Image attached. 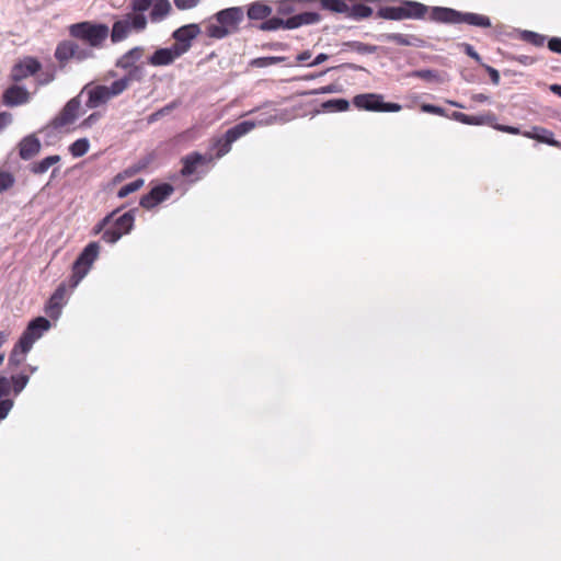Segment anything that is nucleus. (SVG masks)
<instances>
[{
    "instance_id": "1",
    "label": "nucleus",
    "mask_w": 561,
    "mask_h": 561,
    "mask_svg": "<svg viewBox=\"0 0 561 561\" xmlns=\"http://www.w3.org/2000/svg\"><path fill=\"white\" fill-rule=\"evenodd\" d=\"M407 19L421 20L430 10V20L444 24H460L466 23L472 26L488 28L491 27V20L489 16L473 13L461 12L447 7H432L431 9L417 1L405 0L403 1Z\"/></svg>"
},
{
    "instance_id": "2",
    "label": "nucleus",
    "mask_w": 561,
    "mask_h": 561,
    "mask_svg": "<svg viewBox=\"0 0 561 561\" xmlns=\"http://www.w3.org/2000/svg\"><path fill=\"white\" fill-rule=\"evenodd\" d=\"M214 18L218 24L208 25L206 34L210 38L222 39L239 30V25L244 19V12L241 7H231L218 11Z\"/></svg>"
},
{
    "instance_id": "3",
    "label": "nucleus",
    "mask_w": 561,
    "mask_h": 561,
    "mask_svg": "<svg viewBox=\"0 0 561 561\" xmlns=\"http://www.w3.org/2000/svg\"><path fill=\"white\" fill-rule=\"evenodd\" d=\"M110 34L106 24L83 21L69 26V35L84 43L92 50L102 48Z\"/></svg>"
},
{
    "instance_id": "4",
    "label": "nucleus",
    "mask_w": 561,
    "mask_h": 561,
    "mask_svg": "<svg viewBox=\"0 0 561 561\" xmlns=\"http://www.w3.org/2000/svg\"><path fill=\"white\" fill-rule=\"evenodd\" d=\"M55 58L61 67L66 66L69 60L73 59L78 62L95 58V53L90 47L79 44L78 42L66 39L60 42L55 50Z\"/></svg>"
},
{
    "instance_id": "5",
    "label": "nucleus",
    "mask_w": 561,
    "mask_h": 561,
    "mask_svg": "<svg viewBox=\"0 0 561 561\" xmlns=\"http://www.w3.org/2000/svg\"><path fill=\"white\" fill-rule=\"evenodd\" d=\"M148 24V18L142 16H131V14H126L123 19L117 20L113 23L111 34L112 43H121L125 41L131 31L137 33L146 30Z\"/></svg>"
},
{
    "instance_id": "6",
    "label": "nucleus",
    "mask_w": 561,
    "mask_h": 561,
    "mask_svg": "<svg viewBox=\"0 0 561 561\" xmlns=\"http://www.w3.org/2000/svg\"><path fill=\"white\" fill-rule=\"evenodd\" d=\"M79 283H61L53 293L45 306L46 314L53 319H59L62 308L67 305L69 297Z\"/></svg>"
},
{
    "instance_id": "7",
    "label": "nucleus",
    "mask_w": 561,
    "mask_h": 561,
    "mask_svg": "<svg viewBox=\"0 0 561 561\" xmlns=\"http://www.w3.org/2000/svg\"><path fill=\"white\" fill-rule=\"evenodd\" d=\"M100 251L98 242H90L76 259L70 280H81L88 274Z\"/></svg>"
},
{
    "instance_id": "8",
    "label": "nucleus",
    "mask_w": 561,
    "mask_h": 561,
    "mask_svg": "<svg viewBox=\"0 0 561 561\" xmlns=\"http://www.w3.org/2000/svg\"><path fill=\"white\" fill-rule=\"evenodd\" d=\"M202 33L201 26L196 23L183 25L172 33V38L175 43L172 45L173 48L183 56L191 47L192 42Z\"/></svg>"
},
{
    "instance_id": "9",
    "label": "nucleus",
    "mask_w": 561,
    "mask_h": 561,
    "mask_svg": "<svg viewBox=\"0 0 561 561\" xmlns=\"http://www.w3.org/2000/svg\"><path fill=\"white\" fill-rule=\"evenodd\" d=\"M255 127V123L252 121H243L238 123L237 125L229 128L225 135L224 138L218 140V151L217 157L221 158L225 154H227L230 149L231 145L237 141L240 137L244 136L249 131H251Z\"/></svg>"
},
{
    "instance_id": "10",
    "label": "nucleus",
    "mask_w": 561,
    "mask_h": 561,
    "mask_svg": "<svg viewBox=\"0 0 561 561\" xmlns=\"http://www.w3.org/2000/svg\"><path fill=\"white\" fill-rule=\"evenodd\" d=\"M81 95L80 93L70 99L60 113L51 121V126L56 129L61 128L64 126L72 124L77 117L79 116V112L81 108Z\"/></svg>"
},
{
    "instance_id": "11",
    "label": "nucleus",
    "mask_w": 561,
    "mask_h": 561,
    "mask_svg": "<svg viewBox=\"0 0 561 561\" xmlns=\"http://www.w3.org/2000/svg\"><path fill=\"white\" fill-rule=\"evenodd\" d=\"M83 94H87L88 96L85 101V107L89 110L104 105L111 100V96L107 92V87L102 84H85L80 92L81 96Z\"/></svg>"
},
{
    "instance_id": "12",
    "label": "nucleus",
    "mask_w": 561,
    "mask_h": 561,
    "mask_svg": "<svg viewBox=\"0 0 561 561\" xmlns=\"http://www.w3.org/2000/svg\"><path fill=\"white\" fill-rule=\"evenodd\" d=\"M42 68L41 62L34 57H25L20 62L15 64L11 70V79L14 82H20L25 78L35 75Z\"/></svg>"
},
{
    "instance_id": "13",
    "label": "nucleus",
    "mask_w": 561,
    "mask_h": 561,
    "mask_svg": "<svg viewBox=\"0 0 561 561\" xmlns=\"http://www.w3.org/2000/svg\"><path fill=\"white\" fill-rule=\"evenodd\" d=\"M30 101V92L21 85L13 84L2 94V103L7 106H19Z\"/></svg>"
},
{
    "instance_id": "14",
    "label": "nucleus",
    "mask_w": 561,
    "mask_h": 561,
    "mask_svg": "<svg viewBox=\"0 0 561 561\" xmlns=\"http://www.w3.org/2000/svg\"><path fill=\"white\" fill-rule=\"evenodd\" d=\"M145 55L144 46H135L124 53L116 61L115 67L122 70L127 71L128 69L136 67L140 64Z\"/></svg>"
},
{
    "instance_id": "15",
    "label": "nucleus",
    "mask_w": 561,
    "mask_h": 561,
    "mask_svg": "<svg viewBox=\"0 0 561 561\" xmlns=\"http://www.w3.org/2000/svg\"><path fill=\"white\" fill-rule=\"evenodd\" d=\"M19 156L22 160H31L39 153L42 145L39 139L34 135L23 137L19 142Z\"/></svg>"
},
{
    "instance_id": "16",
    "label": "nucleus",
    "mask_w": 561,
    "mask_h": 561,
    "mask_svg": "<svg viewBox=\"0 0 561 561\" xmlns=\"http://www.w3.org/2000/svg\"><path fill=\"white\" fill-rule=\"evenodd\" d=\"M180 54L172 46L158 48L154 53L148 58V64L154 67L159 66H169L173 64V61L180 58Z\"/></svg>"
},
{
    "instance_id": "17",
    "label": "nucleus",
    "mask_w": 561,
    "mask_h": 561,
    "mask_svg": "<svg viewBox=\"0 0 561 561\" xmlns=\"http://www.w3.org/2000/svg\"><path fill=\"white\" fill-rule=\"evenodd\" d=\"M353 103L357 108L380 112V105H382V95L375 93H365L354 96Z\"/></svg>"
},
{
    "instance_id": "18",
    "label": "nucleus",
    "mask_w": 561,
    "mask_h": 561,
    "mask_svg": "<svg viewBox=\"0 0 561 561\" xmlns=\"http://www.w3.org/2000/svg\"><path fill=\"white\" fill-rule=\"evenodd\" d=\"M379 39L385 42H392L397 45L401 46H413V47H423L424 46V39L420 38L416 35H405L401 33H387L381 34L379 36Z\"/></svg>"
},
{
    "instance_id": "19",
    "label": "nucleus",
    "mask_w": 561,
    "mask_h": 561,
    "mask_svg": "<svg viewBox=\"0 0 561 561\" xmlns=\"http://www.w3.org/2000/svg\"><path fill=\"white\" fill-rule=\"evenodd\" d=\"M523 136L538 140L552 147H561V144L557 139H554L553 133L543 127L535 126L530 131H524Z\"/></svg>"
},
{
    "instance_id": "20",
    "label": "nucleus",
    "mask_w": 561,
    "mask_h": 561,
    "mask_svg": "<svg viewBox=\"0 0 561 561\" xmlns=\"http://www.w3.org/2000/svg\"><path fill=\"white\" fill-rule=\"evenodd\" d=\"M321 21V15L317 12H302L287 19V30H294L301 25L316 24Z\"/></svg>"
},
{
    "instance_id": "21",
    "label": "nucleus",
    "mask_w": 561,
    "mask_h": 561,
    "mask_svg": "<svg viewBox=\"0 0 561 561\" xmlns=\"http://www.w3.org/2000/svg\"><path fill=\"white\" fill-rule=\"evenodd\" d=\"M171 11L172 7L169 0H152L149 20L152 23H159L163 21Z\"/></svg>"
},
{
    "instance_id": "22",
    "label": "nucleus",
    "mask_w": 561,
    "mask_h": 561,
    "mask_svg": "<svg viewBox=\"0 0 561 561\" xmlns=\"http://www.w3.org/2000/svg\"><path fill=\"white\" fill-rule=\"evenodd\" d=\"M205 162V157L198 152H192L182 158L183 168L181 174L183 176H190L196 168Z\"/></svg>"
},
{
    "instance_id": "23",
    "label": "nucleus",
    "mask_w": 561,
    "mask_h": 561,
    "mask_svg": "<svg viewBox=\"0 0 561 561\" xmlns=\"http://www.w3.org/2000/svg\"><path fill=\"white\" fill-rule=\"evenodd\" d=\"M377 16L385 20L400 21L407 19L403 1L398 7H381L377 11Z\"/></svg>"
},
{
    "instance_id": "24",
    "label": "nucleus",
    "mask_w": 561,
    "mask_h": 561,
    "mask_svg": "<svg viewBox=\"0 0 561 561\" xmlns=\"http://www.w3.org/2000/svg\"><path fill=\"white\" fill-rule=\"evenodd\" d=\"M273 12L272 7L263 3L262 1L252 2L248 8V18L250 20H265Z\"/></svg>"
},
{
    "instance_id": "25",
    "label": "nucleus",
    "mask_w": 561,
    "mask_h": 561,
    "mask_svg": "<svg viewBox=\"0 0 561 561\" xmlns=\"http://www.w3.org/2000/svg\"><path fill=\"white\" fill-rule=\"evenodd\" d=\"M136 208L124 213L114 220V227L123 231V234L129 233L134 228Z\"/></svg>"
},
{
    "instance_id": "26",
    "label": "nucleus",
    "mask_w": 561,
    "mask_h": 561,
    "mask_svg": "<svg viewBox=\"0 0 561 561\" xmlns=\"http://www.w3.org/2000/svg\"><path fill=\"white\" fill-rule=\"evenodd\" d=\"M342 47H343L342 48L343 51L352 50V51H355V53H357L359 55L374 54L378 49V46L366 44V43H363V42H357V41L344 42L342 44Z\"/></svg>"
},
{
    "instance_id": "27",
    "label": "nucleus",
    "mask_w": 561,
    "mask_h": 561,
    "mask_svg": "<svg viewBox=\"0 0 561 561\" xmlns=\"http://www.w3.org/2000/svg\"><path fill=\"white\" fill-rule=\"evenodd\" d=\"M50 328V322L44 317H37L33 319L26 330L33 334V336H36V340H38L45 331H47Z\"/></svg>"
},
{
    "instance_id": "28",
    "label": "nucleus",
    "mask_w": 561,
    "mask_h": 561,
    "mask_svg": "<svg viewBox=\"0 0 561 561\" xmlns=\"http://www.w3.org/2000/svg\"><path fill=\"white\" fill-rule=\"evenodd\" d=\"M149 192L160 204L171 196V194L174 192V187L169 183H161L153 186Z\"/></svg>"
},
{
    "instance_id": "29",
    "label": "nucleus",
    "mask_w": 561,
    "mask_h": 561,
    "mask_svg": "<svg viewBox=\"0 0 561 561\" xmlns=\"http://www.w3.org/2000/svg\"><path fill=\"white\" fill-rule=\"evenodd\" d=\"M373 14V9L364 3H356L350 5V10L346 12L347 18L355 20L366 19Z\"/></svg>"
},
{
    "instance_id": "30",
    "label": "nucleus",
    "mask_w": 561,
    "mask_h": 561,
    "mask_svg": "<svg viewBox=\"0 0 561 561\" xmlns=\"http://www.w3.org/2000/svg\"><path fill=\"white\" fill-rule=\"evenodd\" d=\"M60 156L58 154H54V156H48L46 158H44L43 160H41L39 162L37 163H34L31 168V171L34 173V174H43L45 173L53 164H56L60 161Z\"/></svg>"
},
{
    "instance_id": "31",
    "label": "nucleus",
    "mask_w": 561,
    "mask_h": 561,
    "mask_svg": "<svg viewBox=\"0 0 561 561\" xmlns=\"http://www.w3.org/2000/svg\"><path fill=\"white\" fill-rule=\"evenodd\" d=\"M287 58L284 56L257 57L250 60L249 66L253 68H265L272 65L284 62Z\"/></svg>"
},
{
    "instance_id": "32",
    "label": "nucleus",
    "mask_w": 561,
    "mask_h": 561,
    "mask_svg": "<svg viewBox=\"0 0 561 561\" xmlns=\"http://www.w3.org/2000/svg\"><path fill=\"white\" fill-rule=\"evenodd\" d=\"M321 107L325 112H344L348 110L350 102L345 99H332L323 102Z\"/></svg>"
},
{
    "instance_id": "33",
    "label": "nucleus",
    "mask_w": 561,
    "mask_h": 561,
    "mask_svg": "<svg viewBox=\"0 0 561 561\" xmlns=\"http://www.w3.org/2000/svg\"><path fill=\"white\" fill-rule=\"evenodd\" d=\"M151 4L152 0H130L129 8L131 12L129 14H131V16L147 18L145 12L151 8Z\"/></svg>"
},
{
    "instance_id": "34",
    "label": "nucleus",
    "mask_w": 561,
    "mask_h": 561,
    "mask_svg": "<svg viewBox=\"0 0 561 561\" xmlns=\"http://www.w3.org/2000/svg\"><path fill=\"white\" fill-rule=\"evenodd\" d=\"M90 148V141L88 138H80L73 141L69 146V152L75 158L83 157Z\"/></svg>"
},
{
    "instance_id": "35",
    "label": "nucleus",
    "mask_w": 561,
    "mask_h": 561,
    "mask_svg": "<svg viewBox=\"0 0 561 561\" xmlns=\"http://www.w3.org/2000/svg\"><path fill=\"white\" fill-rule=\"evenodd\" d=\"M125 79H127V83L130 84L131 82H141L144 81L146 77V68L142 62L137 65L136 67H133L126 71V73L123 76Z\"/></svg>"
},
{
    "instance_id": "36",
    "label": "nucleus",
    "mask_w": 561,
    "mask_h": 561,
    "mask_svg": "<svg viewBox=\"0 0 561 561\" xmlns=\"http://www.w3.org/2000/svg\"><path fill=\"white\" fill-rule=\"evenodd\" d=\"M35 341L36 336H33V334H31V332L25 329L18 343L13 347L20 350L22 353L27 354L32 350Z\"/></svg>"
},
{
    "instance_id": "37",
    "label": "nucleus",
    "mask_w": 561,
    "mask_h": 561,
    "mask_svg": "<svg viewBox=\"0 0 561 561\" xmlns=\"http://www.w3.org/2000/svg\"><path fill=\"white\" fill-rule=\"evenodd\" d=\"M26 355L13 347L8 358L7 368L12 373L15 371L25 362Z\"/></svg>"
},
{
    "instance_id": "38",
    "label": "nucleus",
    "mask_w": 561,
    "mask_h": 561,
    "mask_svg": "<svg viewBox=\"0 0 561 561\" xmlns=\"http://www.w3.org/2000/svg\"><path fill=\"white\" fill-rule=\"evenodd\" d=\"M10 379L12 381V392L16 397L24 390V388L28 383L30 376L21 373V374L12 375L10 377Z\"/></svg>"
},
{
    "instance_id": "39",
    "label": "nucleus",
    "mask_w": 561,
    "mask_h": 561,
    "mask_svg": "<svg viewBox=\"0 0 561 561\" xmlns=\"http://www.w3.org/2000/svg\"><path fill=\"white\" fill-rule=\"evenodd\" d=\"M278 28L287 30V19L283 20L280 18L273 16L268 20L263 21L259 25V30H261V31H276Z\"/></svg>"
},
{
    "instance_id": "40",
    "label": "nucleus",
    "mask_w": 561,
    "mask_h": 561,
    "mask_svg": "<svg viewBox=\"0 0 561 561\" xmlns=\"http://www.w3.org/2000/svg\"><path fill=\"white\" fill-rule=\"evenodd\" d=\"M520 38L527 43H530L531 45L536 47L543 46L547 37L545 35H541L539 33L533 32V31H523L520 33Z\"/></svg>"
},
{
    "instance_id": "41",
    "label": "nucleus",
    "mask_w": 561,
    "mask_h": 561,
    "mask_svg": "<svg viewBox=\"0 0 561 561\" xmlns=\"http://www.w3.org/2000/svg\"><path fill=\"white\" fill-rule=\"evenodd\" d=\"M450 117L466 125H481L484 122L481 116H471L462 112H453Z\"/></svg>"
},
{
    "instance_id": "42",
    "label": "nucleus",
    "mask_w": 561,
    "mask_h": 561,
    "mask_svg": "<svg viewBox=\"0 0 561 561\" xmlns=\"http://www.w3.org/2000/svg\"><path fill=\"white\" fill-rule=\"evenodd\" d=\"M144 183H145V181L142 179H137V180L122 186L117 192V197L118 198L127 197L129 194L141 188Z\"/></svg>"
},
{
    "instance_id": "43",
    "label": "nucleus",
    "mask_w": 561,
    "mask_h": 561,
    "mask_svg": "<svg viewBox=\"0 0 561 561\" xmlns=\"http://www.w3.org/2000/svg\"><path fill=\"white\" fill-rule=\"evenodd\" d=\"M129 84L127 83V79L122 77L121 79H117L112 82L110 87H107V92L111 96V99L121 95Z\"/></svg>"
},
{
    "instance_id": "44",
    "label": "nucleus",
    "mask_w": 561,
    "mask_h": 561,
    "mask_svg": "<svg viewBox=\"0 0 561 561\" xmlns=\"http://www.w3.org/2000/svg\"><path fill=\"white\" fill-rule=\"evenodd\" d=\"M410 77L420 78V79L428 81V82H432V81L438 82L439 81L438 72L436 70H432V69L414 70L410 73Z\"/></svg>"
},
{
    "instance_id": "45",
    "label": "nucleus",
    "mask_w": 561,
    "mask_h": 561,
    "mask_svg": "<svg viewBox=\"0 0 561 561\" xmlns=\"http://www.w3.org/2000/svg\"><path fill=\"white\" fill-rule=\"evenodd\" d=\"M123 236V231L116 229L114 226L106 228L102 233V240L106 243L114 244L116 243Z\"/></svg>"
},
{
    "instance_id": "46",
    "label": "nucleus",
    "mask_w": 561,
    "mask_h": 561,
    "mask_svg": "<svg viewBox=\"0 0 561 561\" xmlns=\"http://www.w3.org/2000/svg\"><path fill=\"white\" fill-rule=\"evenodd\" d=\"M15 183V178L11 172L0 170V194L10 190Z\"/></svg>"
},
{
    "instance_id": "47",
    "label": "nucleus",
    "mask_w": 561,
    "mask_h": 561,
    "mask_svg": "<svg viewBox=\"0 0 561 561\" xmlns=\"http://www.w3.org/2000/svg\"><path fill=\"white\" fill-rule=\"evenodd\" d=\"M176 106H178V102H171V103L164 105L160 110H158L149 115L148 123H153V122L158 121L160 117L168 115Z\"/></svg>"
},
{
    "instance_id": "48",
    "label": "nucleus",
    "mask_w": 561,
    "mask_h": 561,
    "mask_svg": "<svg viewBox=\"0 0 561 561\" xmlns=\"http://www.w3.org/2000/svg\"><path fill=\"white\" fill-rule=\"evenodd\" d=\"M119 211V209H115L108 215H106L102 220H100L93 228V234L103 233L106 227L112 222L113 217Z\"/></svg>"
},
{
    "instance_id": "49",
    "label": "nucleus",
    "mask_w": 561,
    "mask_h": 561,
    "mask_svg": "<svg viewBox=\"0 0 561 561\" xmlns=\"http://www.w3.org/2000/svg\"><path fill=\"white\" fill-rule=\"evenodd\" d=\"M14 405L13 399L0 397V421L4 420Z\"/></svg>"
},
{
    "instance_id": "50",
    "label": "nucleus",
    "mask_w": 561,
    "mask_h": 561,
    "mask_svg": "<svg viewBox=\"0 0 561 561\" xmlns=\"http://www.w3.org/2000/svg\"><path fill=\"white\" fill-rule=\"evenodd\" d=\"M12 391V381L0 373V397L8 398Z\"/></svg>"
},
{
    "instance_id": "51",
    "label": "nucleus",
    "mask_w": 561,
    "mask_h": 561,
    "mask_svg": "<svg viewBox=\"0 0 561 561\" xmlns=\"http://www.w3.org/2000/svg\"><path fill=\"white\" fill-rule=\"evenodd\" d=\"M458 46L463 50L466 55L474 59L480 65L482 64L481 56L476 51L472 45L468 43H460Z\"/></svg>"
},
{
    "instance_id": "52",
    "label": "nucleus",
    "mask_w": 561,
    "mask_h": 561,
    "mask_svg": "<svg viewBox=\"0 0 561 561\" xmlns=\"http://www.w3.org/2000/svg\"><path fill=\"white\" fill-rule=\"evenodd\" d=\"M139 205L145 209H152L153 207L159 205V203L156 201V198L152 196V194H150V192H148L147 194L141 196Z\"/></svg>"
},
{
    "instance_id": "53",
    "label": "nucleus",
    "mask_w": 561,
    "mask_h": 561,
    "mask_svg": "<svg viewBox=\"0 0 561 561\" xmlns=\"http://www.w3.org/2000/svg\"><path fill=\"white\" fill-rule=\"evenodd\" d=\"M421 110L424 113H428V114H435V115H439V116L446 115L445 108L434 105V104H427V103L422 104Z\"/></svg>"
},
{
    "instance_id": "54",
    "label": "nucleus",
    "mask_w": 561,
    "mask_h": 561,
    "mask_svg": "<svg viewBox=\"0 0 561 561\" xmlns=\"http://www.w3.org/2000/svg\"><path fill=\"white\" fill-rule=\"evenodd\" d=\"M173 2L179 10L183 11L197 7L201 0H173Z\"/></svg>"
},
{
    "instance_id": "55",
    "label": "nucleus",
    "mask_w": 561,
    "mask_h": 561,
    "mask_svg": "<svg viewBox=\"0 0 561 561\" xmlns=\"http://www.w3.org/2000/svg\"><path fill=\"white\" fill-rule=\"evenodd\" d=\"M295 11V4L291 1H282L278 4L277 12L283 15L291 14Z\"/></svg>"
},
{
    "instance_id": "56",
    "label": "nucleus",
    "mask_w": 561,
    "mask_h": 561,
    "mask_svg": "<svg viewBox=\"0 0 561 561\" xmlns=\"http://www.w3.org/2000/svg\"><path fill=\"white\" fill-rule=\"evenodd\" d=\"M481 66L489 73L492 83L497 85L500 83V73H499V71L495 68H493V67H491L489 65H485L483 62L481 64Z\"/></svg>"
},
{
    "instance_id": "57",
    "label": "nucleus",
    "mask_w": 561,
    "mask_h": 561,
    "mask_svg": "<svg viewBox=\"0 0 561 561\" xmlns=\"http://www.w3.org/2000/svg\"><path fill=\"white\" fill-rule=\"evenodd\" d=\"M288 48V45L280 42H272V43H265L262 45V49H268V50H286Z\"/></svg>"
},
{
    "instance_id": "58",
    "label": "nucleus",
    "mask_w": 561,
    "mask_h": 561,
    "mask_svg": "<svg viewBox=\"0 0 561 561\" xmlns=\"http://www.w3.org/2000/svg\"><path fill=\"white\" fill-rule=\"evenodd\" d=\"M507 59H510V60L514 59L525 66L533 65L535 62V59L527 55H518V56L508 55Z\"/></svg>"
},
{
    "instance_id": "59",
    "label": "nucleus",
    "mask_w": 561,
    "mask_h": 561,
    "mask_svg": "<svg viewBox=\"0 0 561 561\" xmlns=\"http://www.w3.org/2000/svg\"><path fill=\"white\" fill-rule=\"evenodd\" d=\"M548 48L557 54H561V37H551L548 41Z\"/></svg>"
},
{
    "instance_id": "60",
    "label": "nucleus",
    "mask_w": 561,
    "mask_h": 561,
    "mask_svg": "<svg viewBox=\"0 0 561 561\" xmlns=\"http://www.w3.org/2000/svg\"><path fill=\"white\" fill-rule=\"evenodd\" d=\"M380 107V112H399L402 108V106L398 103L385 102L383 100Z\"/></svg>"
},
{
    "instance_id": "61",
    "label": "nucleus",
    "mask_w": 561,
    "mask_h": 561,
    "mask_svg": "<svg viewBox=\"0 0 561 561\" xmlns=\"http://www.w3.org/2000/svg\"><path fill=\"white\" fill-rule=\"evenodd\" d=\"M12 123V114L9 112L0 113V133Z\"/></svg>"
},
{
    "instance_id": "62",
    "label": "nucleus",
    "mask_w": 561,
    "mask_h": 561,
    "mask_svg": "<svg viewBox=\"0 0 561 561\" xmlns=\"http://www.w3.org/2000/svg\"><path fill=\"white\" fill-rule=\"evenodd\" d=\"M495 129L500 130V131H503V133H507V134H512V135H518L520 134V130L518 127H515V126H508V125H501V124H496L495 125Z\"/></svg>"
},
{
    "instance_id": "63",
    "label": "nucleus",
    "mask_w": 561,
    "mask_h": 561,
    "mask_svg": "<svg viewBox=\"0 0 561 561\" xmlns=\"http://www.w3.org/2000/svg\"><path fill=\"white\" fill-rule=\"evenodd\" d=\"M336 92V87L334 84H329L325 87H322L320 89H316L310 92V94H327V93H333Z\"/></svg>"
},
{
    "instance_id": "64",
    "label": "nucleus",
    "mask_w": 561,
    "mask_h": 561,
    "mask_svg": "<svg viewBox=\"0 0 561 561\" xmlns=\"http://www.w3.org/2000/svg\"><path fill=\"white\" fill-rule=\"evenodd\" d=\"M100 118V114L99 113H92L91 115H89L82 123H81V126L82 127H91L93 124H95Z\"/></svg>"
}]
</instances>
